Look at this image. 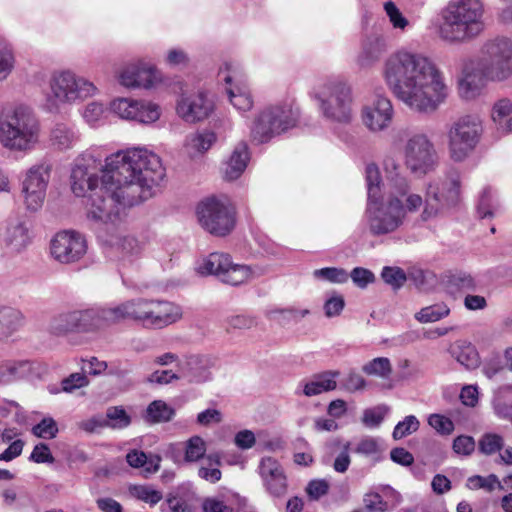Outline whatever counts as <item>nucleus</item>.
Masks as SVG:
<instances>
[{
	"label": "nucleus",
	"mask_w": 512,
	"mask_h": 512,
	"mask_svg": "<svg viewBox=\"0 0 512 512\" xmlns=\"http://www.w3.org/2000/svg\"><path fill=\"white\" fill-rule=\"evenodd\" d=\"M235 70L232 62L225 61L219 69L220 73L226 72L224 81L227 85L226 91L231 104L239 111L246 112L251 110L254 101L248 87L242 83H233V76L230 72Z\"/></svg>",
	"instance_id": "20"
},
{
	"label": "nucleus",
	"mask_w": 512,
	"mask_h": 512,
	"mask_svg": "<svg viewBox=\"0 0 512 512\" xmlns=\"http://www.w3.org/2000/svg\"><path fill=\"white\" fill-rule=\"evenodd\" d=\"M457 360L468 369H472L479 364V355L476 349L469 345H465L461 348L457 355Z\"/></svg>",
	"instance_id": "52"
},
{
	"label": "nucleus",
	"mask_w": 512,
	"mask_h": 512,
	"mask_svg": "<svg viewBox=\"0 0 512 512\" xmlns=\"http://www.w3.org/2000/svg\"><path fill=\"white\" fill-rule=\"evenodd\" d=\"M355 452L364 455H375L380 452V445L376 438L374 437H364L362 438L355 447Z\"/></svg>",
	"instance_id": "59"
},
{
	"label": "nucleus",
	"mask_w": 512,
	"mask_h": 512,
	"mask_svg": "<svg viewBox=\"0 0 512 512\" xmlns=\"http://www.w3.org/2000/svg\"><path fill=\"white\" fill-rule=\"evenodd\" d=\"M476 70L485 80L509 79L512 76V39L498 36L487 40L481 48Z\"/></svg>",
	"instance_id": "7"
},
{
	"label": "nucleus",
	"mask_w": 512,
	"mask_h": 512,
	"mask_svg": "<svg viewBox=\"0 0 512 512\" xmlns=\"http://www.w3.org/2000/svg\"><path fill=\"white\" fill-rule=\"evenodd\" d=\"M503 446L504 438L497 433H485L478 441V449L484 455H493L500 452Z\"/></svg>",
	"instance_id": "38"
},
{
	"label": "nucleus",
	"mask_w": 512,
	"mask_h": 512,
	"mask_svg": "<svg viewBox=\"0 0 512 512\" xmlns=\"http://www.w3.org/2000/svg\"><path fill=\"white\" fill-rule=\"evenodd\" d=\"M382 77L396 98L419 112L436 110L448 96V87L436 63L419 53L391 54L383 63Z\"/></svg>",
	"instance_id": "2"
},
{
	"label": "nucleus",
	"mask_w": 512,
	"mask_h": 512,
	"mask_svg": "<svg viewBox=\"0 0 512 512\" xmlns=\"http://www.w3.org/2000/svg\"><path fill=\"white\" fill-rule=\"evenodd\" d=\"M483 133V122L477 114L458 117L450 125L448 137L449 156L453 161L465 160L477 147Z\"/></svg>",
	"instance_id": "9"
},
{
	"label": "nucleus",
	"mask_w": 512,
	"mask_h": 512,
	"mask_svg": "<svg viewBox=\"0 0 512 512\" xmlns=\"http://www.w3.org/2000/svg\"><path fill=\"white\" fill-rule=\"evenodd\" d=\"M475 446L476 444L473 437L460 435L453 440L452 448L458 455L469 456L474 452Z\"/></svg>",
	"instance_id": "51"
},
{
	"label": "nucleus",
	"mask_w": 512,
	"mask_h": 512,
	"mask_svg": "<svg viewBox=\"0 0 512 512\" xmlns=\"http://www.w3.org/2000/svg\"><path fill=\"white\" fill-rule=\"evenodd\" d=\"M206 443L200 436H192L184 442V460L188 463L199 461L205 456Z\"/></svg>",
	"instance_id": "34"
},
{
	"label": "nucleus",
	"mask_w": 512,
	"mask_h": 512,
	"mask_svg": "<svg viewBox=\"0 0 512 512\" xmlns=\"http://www.w3.org/2000/svg\"><path fill=\"white\" fill-rule=\"evenodd\" d=\"M200 226L215 237H226L237 224V208L227 196L211 195L196 206Z\"/></svg>",
	"instance_id": "6"
},
{
	"label": "nucleus",
	"mask_w": 512,
	"mask_h": 512,
	"mask_svg": "<svg viewBox=\"0 0 512 512\" xmlns=\"http://www.w3.org/2000/svg\"><path fill=\"white\" fill-rule=\"evenodd\" d=\"M102 315L99 316L94 310L71 311L62 314L57 319L59 332L88 331L99 326Z\"/></svg>",
	"instance_id": "21"
},
{
	"label": "nucleus",
	"mask_w": 512,
	"mask_h": 512,
	"mask_svg": "<svg viewBox=\"0 0 512 512\" xmlns=\"http://www.w3.org/2000/svg\"><path fill=\"white\" fill-rule=\"evenodd\" d=\"M137 108L134 121L147 124L159 119L160 111L157 105L138 101Z\"/></svg>",
	"instance_id": "43"
},
{
	"label": "nucleus",
	"mask_w": 512,
	"mask_h": 512,
	"mask_svg": "<svg viewBox=\"0 0 512 512\" xmlns=\"http://www.w3.org/2000/svg\"><path fill=\"white\" fill-rule=\"evenodd\" d=\"M403 155L407 169L418 176L431 172L437 164L434 144L424 133H417L408 138Z\"/></svg>",
	"instance_id": "13"
},
{
	"label": "nucleus",
	"mask_w": 512,
	"mask_h": 512,
	"mask_svg": "<svg viewBox=\"0 0 512 512\" xmlns=\"http://www.w3.org/2000/svg\"><path fill=\"white\" fill-rule=\"evenodd\" d=\"M48 183V168L39 166L31 169L23 182V194L27 208L37 210L41 207Z\"/></svg>",
	"instance_id": "17"
},
{
	"label": "nucleus",
	"mask_w": 512,
	"mask_h": 512,
	"mask_svg": "<svg viewBox=\"0 0 512 512\" xmlns=\"http://www.w3.org/2000/svg\"><path fill=\"white\" fill-rule=\"evenodd\" d=\"M330 490V483L325 479H313L308 482L305 493L309 500L318 501L326 496Z\"/></svg>",
	"instance_id": "44"
},
{
	"label": "nucleus",
	"mask_w": 512,
	"mask_h": 512,
	"mask_svg": "<svg viewBox=\"0 0 512 512\" xmlns=\"http://www.w3.org/2000/svg\"><path fill=\"white\" fill-rule=\"evenodd\" d=\"M299 119V110L294 101H284L266 106L257 114L250 128L253 142L263 144L287 130L294 128Z\"/></svg>",
	"instance_id": "5"
},
{
	"label": "nucleus",
	"mask_w": 512,
	"mask_h": 512,
	"mask_svg": "<svg viewBox=\"0 0 512 512\" xmlns=\"http://www.w3.org/2000/svg\"><path fill=\"white\" fill-rule=\"evenodd\" d=\"M220 466L221 457L219 453H211L206 456V465H202L199 468L198 475L210 483H216L222 477Z\"/></svg>",
	"instance_id": "30"
},
{
	"label": "nucleus",
	"mask_w": 512,
	"mask_h": 512,
	"mask_svg": "<svg viewBox=\"0 0 512 512\" xmlns=\"http://www.w3.org/2000/svg\"><path fill=\"white\" fill-rule=\"evenodd\" d=\"M366 218L369 230L374 236L396 231L403 223L404 206L397 196H390L388 202H368Z\"/></svg>",
	"instance_id": "11"
},
{
	"label": "nucleus",
	"mask_w": 512,
	"mask_h": 512,
	"mask_svg": "<svg viewBox=\"0 0 512 512\" xmlns=\"http://www.w3.org/2000/svg\"><path fill=\"white\" fill-rule=\"evenodd\" d=\"M468 486L471 489H485L489 492L493 491L496 487L502 488L500 481L494 474H491L488 477L480 475L472 476L468 479Z\"/></svg>",
	"instance_id": "48"
},
{
	"label": "nucleus",
	"mask_w": 512,
	"mask_h": 512,
	"mask_svg": "<svg viewBox=\"0 0 512 512\" xmlns=\"http://www.w3.org/2000/svg\"><path fill=\"white\" fill-rule=\"evenodd\" d=\"M30 240L29 229L23 223L8 227L4 236L6 245L13 246L17 251L25 248Z\"/></svg>",
	"instance_id": "29"
},
{
	"label": "nucleus",
	"mask_w": 512,
	"mask_h": 512,
	"mask_svg": "<svg viewBox=\"0 0 512 512\" xmlns=\"http://www.w3.org/2000/svg\"><path fill=\"white\" fill-rule=\"evenodd\" d=\"M138 101L130 99H117L111 104L112 110L123 119L134 120Z\"/></svg>",
	"instance_id": "42"
},
{
	"label": "nucleus",
	"mask_w": 512,
	"mask_h": 512,
	"mask_svg": "<svg viewBox=\"0 0 512 512\" xmlns=\"http://www.w3.org/2000/svg\"><path fill=\"white\" fill-rule=\"evenodd\" d=\"M460 400L463 405L475 407L478 403V389L476 386L467 385L461 389Z\"/></svg>",
	"instance_id": "63"
},
{
	"label": "nucleus",
	"mask_w": 512,
	"mask_h": 512,
	"mask_svg": "<svg viewBox=\"0 0 512 512\" xmlns=\"http://www.w3.org/2000/svg\"><path fill=\"white\" fill-rule=\"evenodd\" d=\"M129 493L137 500L148 503L150 506L156 505L163 498L160 491L149 485H132L129 487Z\"/></svg>",
	"instance_id": "37"
},
{
	"label": "nucleus",
	"mask_w": 512,
	"mask_h": 512,
	"mask_svg": "<svg viewBox=\"0 0 512 512\" xmlns=\"http://www.w3.org/2000/svg\"><path fill=\"white\" fill-rule=\"evenodd\" d=\"M201 275H214L222 282L238 286L253 278L252 268L244 264H235L232 257L224 252H212L198 267Z\"/></svg>",
	"instance_id": "10"
},
{
	"label": "nucleus",
	"mask_w": 512,
	"mask_h": 512,
	"mask_svg": "<svg viewBox=\"0 0 512 512\" xmlns=\"http://www.w3.org/2000/svg\"><path fill=\"white\" fill-rule=\"evenodd\" d=\"M163 175L160 158L146 149L111 154L105 160L99 192L92 197V218L104 223L120 220L119 206H134L152 197Z\"/></svg>",
	"instance_id": "1"
},
{
	"label": "nucleus",
	"mask_w": 512,
	"mask_h": 512,
	"mask_svg": "<svg viewBox=\"0 0 512 512\" xmlns=\"http://www.w3.org/2000/svg\"><path fill=\"white\" fill-rule=\"evenodd\" d=\"M26 361H3L0 362V383L7 381L10 377H15L18 371L26 366Z\"/></svg>",
	"instance_id": "54"
},
{
	"label": "nucleus",
	"mask_w": 512,
	"mask_h": 512,
	"mask_svg": "<svg viewBox=\"0 0 512 512\" xmlns=\"http://www.w3.org/2000/svg\"><path fill=\"white\" fill-rule=\"evenodd\" d=\"M214 140L215 135L213 133L196 134L189 139L188 145L192 149H195L199 152H204L210 148Z\"/></svg>",
	"instance_id": "57"
},
{
	"label": "nucleus",
	"mask_w": 512,
	"mask_h": 512,
	"mask_svg": "<svg viewBox=\"0 0 512 512\" xmlns=\"http://www.w3.org/2000/svg\"><path fill=\"white\" fill-rule=\"evenodd\" d=\"M173 414L174 411L161 400L153 401L147 408V417L153 423L169 421Z\"/></svg>",
	"instance_id": "40"
},
{
	"label": "nucleus",
	"mask_w": 512,
	"mask_h": 512,
	"mask_svg": "<svg viewBox=\"0 0 512 512\" xmlns=\"http://www.w3.org/2000/svg\"><path fill=\"white\" fill-rule=\"evenodd\" d=\"M203 511L204 512H233V508L224 501L215 499V498H207L203 502Z\"/></svg>",
	"instance_id": "64"
},
{
	"label": "nucleus",
	"mask_w": 512,
	"mask_h": 512,
	"mask_svg": "<svg viewBox=\"0 0 512 512\" xmlns=\"http://www.w3.org/2000/svg\"><path fill=\"white\" fill-rule=\"evenodd\" d=\"M484 14L481 0H450L442 10L441 38L460 43L479 36L485 29Z\"/></svg>",
	"instance_id": "4"
},
{
	"label": "nucleus",
	"mask_w": 512,
	"mask_h": 512,
	"mask_svg": "<svg viewBox=\"0 0 512 512\" xmlns=\"http://www.w3.org/2000/svg\"><path fill=\"white\" fill-rule=\"evenodd\" d=\"M384 9L394 28L404 30L408 26L407 19L402 15L400 10L392 1L386 2L384 4Z\"/></svg>",
	"instance_id": "53"
},
{
	"label": "nucleus",
	"mask_w": 512,
	"mask_h": 512,
	"mask_svg": "<svg viewBox=\"0 0 512 512\" xmlns=\"http://www.w3.org/2000/svg\"><path fill=\"white\" fill-rule=\"evenodd\" d=\"M391 196H397L403 203L404 216L407 212H414L423 206V199L419 194L408 193V185L406 183L397 187L395 193Z\"/></svg>",
	"instance_id": "35"
},
{
	"label": "nucleus",
	"mask_w": 512,
	"mask_h": 512,
	"mask_svg": "<svg viewBox=\"0 0 512 512\" xmlns=\"http://www.w3.org/2000/svg\"><path fill=\"white\" fill-rule=\"evenodd\" d=\"M393 119V106L389 98L378 96L371 105L362 110V120L372 131L387 128Z\"/></svg>",
	"instance_id": "18"
},
{
	"label": "nucleus",
	"mask_w": 512,
	"mask_h": 512,
	"mask_svg": "<svg viewBox=\"0 0 512 512\" xmlns=\"http://www.w3.org/2000/svg\"><path fill=\"white\" fill-rule=\"evenodd\" d=\"M381 276L387 284L394 288H400L407 280L405 272L399 267H384Z\"/></svg>",
	"instance_id": "50"
},
{
	"label": "nucleus",
	"mask_w": 512,
	"mask_h": 512,
	"mask_svg": "<svg viewBox=\"0 0 512 512\" xmlns=\"http://www.w3.org/2000/svg\"><path fill=\"white\" fill-rule=\"evenodd\" d=\"M461 183L458 178L449 179L441 184V197L446 202L454 203L460 196Z\"/></svg>",
	"instance_id": "49"
},
{
	"label": "nucleus",
	"mask_w": 512,
	"mask_h": 512,
	"mask_svg": "<svg viewBox=\"0 0 512 512\" xmlns=\"http://www.w3.org/2000/svg\"><path fill=\"white\" fill-rule=\"evenodd\" d=\"M362 370L367 375L388 378L392 373V365L388 358L378 357L365 364Z\"/></svg>",
	"instance_id": "39"
},
{
	"label": "nucleus",
	"mask_w": 512,
	"mask_h": 512,
	"mask_svg": "<svg viewBox=\"0 0 512 512\" xmlns=\"http://www.w3.org/2000/svg\"><path fill=\"white\" fill-rule=\"evenodd\" d=\"M39 132L37 119L23 107L15 108L0 122V142L10 149H30L37 143Z\"/></svg>",
	"instance_id": "8"
},
{
	"label": "nucleus",
	"mask_w": 512,
	"mask_h": 512,
	"mask_svg": "<svg viewBox=\"0 0 512 512\" xmlns=\"http://www.w3.org/2000/svg\"><path fill=\"white\" fill-rule=\"evenodd\" d=\"M89 380L83 373H72L68 377L64 378L61 382L62 389L65 392H72L77 388H82L88 385Z\"/></svg>",
	"instance_id": "55"
},
{
	"label": "nucleus",
	"mask_w": 512,
	"mask_h": 512,
	"mask_svg": "<svg viewBox=\"0 0 512 512\" xmlns=\"http://www.w3.org/2000/svg\"><path fill=\"white\" fill-rule=\"evenodd\" d=\"M388 411L389 408L385 405L366 409L363 413V423L368 427H377L382 423Z\"/></svg>",
	"instance_id": "47"
},
{
	"label": "nucleus",
	"mask_w": 512,
	"mask_h": 512,
	"mask_svg": "<svg viewBox=\"0 0 512 512\" xmlns=\"http://www.w3.org/2000/svg\"><path fill=\"white\" fill-rule=\"evenodd\" d=\"M32 433L38 438L53 439L58 433V426L54 419L44 418L33 426Z\"/></svg>",
	"instance_id": "46"
},
{
	"label": "nucleus",
	"mask_w": 512,
	"mask_h": 512,
	"mask_svg": "<svg viewBox=\"0 0 512 512\" xmlns=\"http://www.w3.org/2000/svg\"><path fill=\"white\" fill-rule=\"evenodd\" d=\"M214 101L203 89L183 93L177 103L178 115L188 123H196L208 118L214 111Z\"/></svg>",
	"instance_id": "15"
},
{
	"label": "nucleus",
	"mask_w": 512,
	"mask_h": 512,
	"mask_svg": "<svg viewBox=\"0 0 512 512\" xmlns=\"http://www.w3.org/2000/svg\"><path fill=\"white\" fill-rule=\"evenodd\" d=\"M101 179L96 174L90 173L84 166L77 165L73 168L71 174V189L76 196H84L86 192L91 191L90 198L96 192H99ZM93 199H91V208L89 214L92 216Z\"/></svg>",
	"instance_id": "22"
},
{
	"label": "nucleus",
	"mask_w": 512,
	"mask_h": 512,
	"mask_svg": "<svg viewBox=\"0 0 512 512\" xmlns=\"http://www.w3.org/2000/svg\"><path fill=\"white\" fill-rule=\"evenodd\" d=\"M52 141L59 149H66L73 143L74 135L69 130L57 128L53 131Z\"/></svg>",
	"instance_id": "60"
},
{
	"label": "nucleus",
	"mask_w": 512,
	"mask_h": 512,
	"mask_svg": "<svg viewBox=\"0 0 512 512\" xmlns=\"http://www.w3.org/2000/svg\"><path fill=\"white\" fill-rule=\"evenodd\" d=\"M340 375L339 371H324L315 374L311 380L303 386V393L307 397L316 396L325 392L333 391L337 388L336 378Z\"/></svg>",
	"instance_id": "24"
},
{
	"label": "nucleus",
	"mask_w": 512,
	"mask_h": 512,
	"mask_svg": "<svg viewBox=\"0 0 512 512\" xmlns=\"http://www.w3.org/2000/svg\"><path fill=\"white\" fill-rule=\"evenodd\" d=\"M450 314V308L443 302L422 308L415 314V319L420 323L439 321Z\"/></svg>",
	"instance_id": "31"
},
{
	"label": "nucleus",
	"mask_w": 512,
	"mask_h": 512,
	"mask_svg": "<svg viewBox=\"0 0 512 512\" xmlns=\"http://www.w3.org/2000/svg\"><path fill=\"white\" fill-rule=\"evenodd\" d=\"M35 463H54L55 458L52 455L50 448L45 443H38L35 445L30 458Z\"/></svg>",
	"instance_id": "56"
},
{
	"label": "nucleus",
	"mask_w": 512,
	"mask_h": 512,
	"mask_svg": "<svg viewBox=\"0 0 512 512\" xmlns=\"http://www.w3.org/2000/svg\"><path fill=\"white\" fill-rule=\"evenodd\" d=\"M490 118L500 132L512 133V100L506 97L496 100L491 107Z\"/></svg>",
	"instance_id": "25"
},
{
	"label": "nucleus",
	"mask_w": 512,
	"mask_h": 512,
	"mask_svg": "<svg viewBox=\"0 0 512 512\" xmlns=\"http://www.w3.org/2000/svg\"><path fill=\"white\" fill-rule=\"evenodd\" d=\"M125 458L130 467L135 469L142 468L145 477L157 473L160 469L161 457L159 455L148 456L142 450L131 449Z\"/></svg>",
	"instance_id": "26"
},
{
	"label": "nucleus",
	"mask_w": 512,
	"mask_h": 512,
	"mask_svg": "<svg viewBox=\"0 0 512 512\" xmlns=\"http://www.w3.org/2000/svg\"><path fill=\"white\" fill-rule=\"evenodd\" d=\"M479 75L478 81H476L477 75L468 73L458 82V93L461 98L466 100H472L477 98L481 94V90L487 80Z\"/></svg>",
	"instance_id": "28"
},
{
	"label": "nucleus",
	"mask_w": 512,
	"mask_h": 512,
	"mask_svg": "<svg viewBox=\"0 0 512 512\" xmlns=\"http://www.w3.org/2000/svg\"><path fill=\"white\" fill-rule=\"evenodd\" d=\"M181 308L173 302L145 297H137L102 310L106 323L132 321L145 328H164L178 321Z\"/></svg>",
	"instance_id": "3"
},
{
	"label": "nucleus",
	"mask_w": 512,
	"mask_h": 512,
	"mask_svg": "<svg viewBox=\"0 0 512 512\" xmlns=\"http://www.w3.org/2000/svg\"><path fill=\"white\" fill-rule=\"evenodd\" d=\"M420 423L418 419L413 416L409 415L404 418L403 421L399 422L394 430H393V438L395 440L402 439L413 432H416L419 429Z\"/></svg>",
	"instance_id": "45"
},
{
	"label": "nucleus",
	"mask_w": 512,
	"mask_h": 512,
	"mask_svg": "<svg viewBox=\"0 0 512 512\" xmlns=\"http://www.w3.org/2000/svg\"><path fill=\"white\" fill-rule=\"evenodd\" d=\"M350 276L353 282L360 288H365L375 281L374 274L370 270L362 267L354 268Z\"/></svg>",
	"instance_id": "58"
},
{
	"label": "nucleus",
	"mask_w": 512,
	"mask_h": 512,
	"mask_svg": "<svg viewBox=\"0 0 512 512\" xmlns=\"http://www.w3.org/2000/svg\"><path fill=\"white\" fill-rule=\"evenodd\" d=\"M259 473L266 490L274 497L287 492V478L281 464L273 457H264L259 465Z\"/></svg>",
	"instance_id": "19"
},
{
	"label": "nucleus",
	"mask_w": 512,
	"mask_h": 512,
	"mask_svg": "<svg viewBox=\"0 0 512 512\" xmlns=\"http://www.w3.org/2000/svg\"><path fill=\"white\" fill-rule=\"evenodd\" d=\"M51 89L54 96L62 102L87 97L96 90L92 83L76 80L75 75L70 72L56 74L52 79Z\"/></svg>",
	"instance_id": "16"
},
{
	"label": "nucleus",
	"mask_w": 512,
	"mask_h": 512,
	"mask_svg": "<svg viewBox=\"0 0 512 512\" xmlns=\"http://www.w3.org/2000/svg\"><path fill=\"white\" fill-rule=\"evenodd\" d=\"M137 71L138 66L136 64L126 66L119 76L120 84L128 88L136 87L138 80Z\"/></svg>",
	"instance_id": "61"
},
{
	"label": "nucleus",
	"mask_w": 512,
	"mask_h": 512,
	"mask_svg": "<svg viewBox=\"0 0 512 512\" xmlns=\"http://www.w3.org/2000/svg\"><path fill=\"white\" fill-rule=\"evenodd\" d=\"M131 417L122 406H112L106 411L105 426L122 429L130 425Z\"/></svg>",
	"instance_id": "36"
},
{
	"label": "nucleus",
	"mask_w": 512,
	"mask_h": 512,
	"mask_svg": "<svg viewBox=\"0 0 512 512\" xmlns=\"http://www.w3.org/2000/svg\"><path fill=\"white\" fill-rule=\"evenodd\" d=\"M390 458L395 463L402 466H411L414 463V456L403 447L393 448L390 452Z\"/></svg>",
	"instance_id": "62"
},
{
	"label": "nucleus",
	"mask_w": 512,
	"mask_h": 512,
	"mask_svg": "<svg viewBox=\"0 0 512 512\" xmlns=\"http://www.w3.org/2000/svg\"><path fill=\"white\" fill-rule=\"evenodd\" d=\"M249 152L246 144H239L226 163L224 177L232 181L238 179L247 167Z\"/></svg>",
	"instance_id": "27"
},
{
	"label": "nucleus",
	"mask_w": 512,
	"mask_h": 512,
	"mask_svg": "<svg viewBox=\"0 0 512 512\" xmlns=\"http://www.w3.org/2000/svg\"><path fill=\"white\" fill-rule=\"evenodd\" d=\"M316 97L327 117L339 122L351 119V90L345 83L328 81L318 88Z\"/></svg>",
	"instance_id": "12"
},
{
	"label": "nucleus",
	"mask_w": 512,
	"mask_h": 512,
	"mask_svg": "<svg viewBox=\"0 0 512 512\" xmlns=\"http://www.w3.org/2000/svg\"><path fill=\"white\" fill-rule=\"evenodd\" d=\"M427 422L438 434L442 436H449L455 430V424L453 420L443 414L433 413L429 415Z\"/></svg>",
	"instance_id": "41"
},
{
	"label": "nucleus",
	"mask_w": 512,
	"mask_h": 512,
	"mask_svg": "<svg viewBox=\"0 0 512 512\" xmlns=\"http://www.w3.org/2000/svg\"><path fill=\"white\" fill-rule=\"evenodd\" d=\"M25 324L23 313L11 306H0V341L18 332Z\"/></svg>",
	"instance_id": "23"
},
{
	"label": "nucleus",
	"mask_w": 512,
	"mask_h": 512,
	"mask_svg": "<svg viewBox=\"0 0 512 512\" xmlns=\"http://www.w3.org/2000/svg\"><path fill=\"white\" fill-rule=\"evenodd\" d=\"M136 65L138 66L136 87L151 88L162 81L161 73L155 66L142 63Z\"/></svg>",
	"instance_id": "32"
},
{
	"label": "nucleus",
	"mask_w": 512,
	"mask_h": 512,
	"mask_svg": "<svg viewBox=\"0 0 512 512\" xmlns=\"http://www.w3.org/2000/svg\"><path fill=\"white\" fill-rule=\"evenodd\" d=\"M87 241L76 231H60L50 243L52 257L62 264L79 262L87 253Z\"/></svg>",
	"instance_id": "14"
},
{
	"label": "nucleus",
	"mask_w": 512,
	"mask_h": 512,
	"mask_svg": "<svg viewBox=\"0 0 512 512\" xmlns=\"http://www.w3.org/2000/svg\"><path fill=\"white\" fill-rule=\"evenodd\" d=\"M366 180L368 185V202L382 201L381 175L376 165L370 164L366 167Z\"/></svg>",
	"instance_id": "33"
}]
</instances>
